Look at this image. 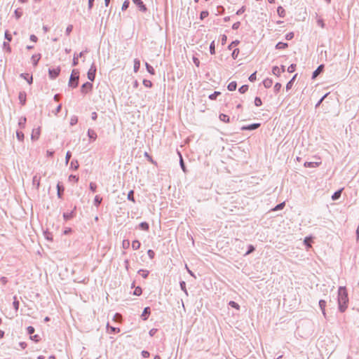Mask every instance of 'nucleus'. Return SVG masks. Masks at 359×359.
Segmentation results:
<instances>
[{"instance_id":"nucleus-1","label":"nucleus","mask_w":359,"mask_h":359,"mask_svg":"<svg viewBox=\"0 0 359 359\" xmlns=\"http://www.w3.org/2000/svg\"><path fill=\"white\" fill-rule=\"evenodd\" d=\"M338 306L340 312L343 313L348 307V297L346 287L340 286L338 289Z\"/></svg>"},{"instance_id":"nucleus-2","label":"nucleus","mask_w":359,"mask_h":359,"mask_svg":"<svg viewBox=\"0 0 359 359\" xmlns=\"http://www.w3.org/2000/svg\"><path fill=\"white\" fill-rule=\"evenodd\" d=\"M79 72L78 69H73L69 81V86L75 88L79 85Z\"/></svg>"},{"instance_id":"nucleus-3","label":"nucleus","mask_w":359,"mask_h":359,"mask_svg":"<svg viewBox=\"0 0 359 359\" xmlns=\"http://www.w3.org/2000/svg\"><path fill=\"white\" fill-rule=\"evenodd\" d=\"M96 66L94 63L92 64L90 69L88 72V79L90 81H94L95 79V74H96Z\"/></svg>"},{"instance_id":"nucleus-4","label":"nucleus","mask_w":359,"mask_h":359,"mask_svg":"<svg viewBox=\"0 0 359 359\" xmlns=\"http://www.w3.org/2000/svg\"><path fill=\"white\" fill-rule=\"evenodd\" d=\"M132 1H133V4L137 6L140 11H141L142 13L147 12V8L142 0H132Z\"/></svg>"},{"instance_id":"nucleus-5","label":"nucleus","mask_w":359,"mask_h":359,"mask_svg":"<svg viewBox=\"0 0 359 359\" xmlns=\"http://www.w3.org/2000/svg\"><path fill=\"white\" fill-rule=\"evenodd\" d=\"M93 88V84L90 82H86L81 86V93L83 95L87 94Z\"/></svg>"},{"instance_id":"nucleus-6","label":"nucleus","mask_w":359,"mask_h":359,"mask_svg":"<svg viewBox=\"0 0 359 359\" xmlns=\"http://www.w3.org/2000/svg\"><path fill=\"white\" fill-rule=\"evenodd\" d=\"M60 72V68L58 67L56 69H48V75L50 79H56Z\"/></svg>"},{"instance_id":"nucleus-7","label":"nucleus","mask_w":359,"mask_h":359,"mask_svg":"<svg viewBox=\"0 0 359 359\" xmlns=\"http://www.w3.org/2000/svg\"><path fill=\"white\" fill-rule=\"evenodd\" d=\"M260 123H252L248 126H243L241 127L242 130H254L257 129L260 126Z\"/></svg>"},{"instance_id":"nucleus-8","label":"nucleus","mask_w":359,"mask_h":359,"mask_svg":"<svg viewBox=\"0 0 359 359\" xmlns=\"http://www.w3.org/2000/svg\"><path fill=\"white\" fill-rule=\"evenodd\" d=\"M151 313V309L149 307H145L144 309V311L141 315V317L142 318L143 320H146L148 319L149 315Z\"/></svg>"},{"instance_id":"nucleus-9","label":"nucleus","mask_w":359,"mask_h":359,"mask_svg":"<svg viewBox=\"0 0 359 359\" xmlns=\"http://www.w3.org/2000/svg\"><path fill=\"white\" fill-rule=\"evenodd\" d=\"M324 69V65H320L318 67V68L313 72L312 79H315L318 76V75L321 73Z\"/></svg>"},{"instance_id":"nucleus-10","label":"nucleus","mask_w":359,"mask_h":359,"mask_svg":"<svg viewBox=\"0 0 359 359\" xmlns=\"http://www.w3.org/2000/svg\"><path fill=\"white\" fill-rule=\"evenodd\" d=\"M75 209H76V207H74V210L72 211H71L70 212H65L63 214L64 219L67 221V220L73 218L75 215V213H74Z\"/></svg>"},{"instance_id":"nucleus-11","label":"nucleus","mask_w":359,"mask_h":359,"mask_svg":"<svg viewBox=\"0 0 359 359\" xmlns=\"http://www.w3.org/2000/svg\"><path fill=\"white\" fill-rule=\"evenodd\" d=\"M65 189L62 185H60V183L57 184V195L59 198H61L63 193H64Z\"/></svg>"},{"instance_id":"nucleus-12","label":"nucleus","mask_w":359,"mask_h":359,"mask_svg":"<svg viewBox=\"0 0 359 359\" xmlns=\"http://www.w3.org/2000/svg\"><path fill=\"white\" fill-rule=\"evenodd\" d=\"M26 93L25 92H20L18 95V99L22 105H24L26 102Z\"/></svg>"},{"instance_id":"nucleus-13","label":"nucleus","mask_w":359,"mask_h":359,"mask_svg":"<svg viewBox=\"0 0 359 359\" xmlns=\"http://www.w3.org/2000/svg\"><path fill=\"white\" fill-rule=\"evenodd\" d=\"M319 306L322 311L323 315L325 318L326 317V313H325L326 302L325 300L320 299L319 301Z\"/></svg>"},{"instance_id":"nucleus-14","label":"nucleus","mask_w":359,"mask_h":359,"mask_svg":"<svg viewBox=\"0 0 359 359\" xmlns=\"http://www.w3.org/2000/svg\"><path fill=\"white\" fill-rule=\"evenodd\" d=\"M88 137L92 140H95L97 139V133H95V130H92V129H88Z\"/></svg>"},{"instance_id":"nucleus-15","label":"nucleus","mask_w":359,"mask_h":359,"mask_svg":"<svg viewBox=\"0 0 359 359\" xmlns=\"http://www.w3.org/2000/svg\"><path fill=\"white\" fill-rule=\"evenodd\" d=\"M41 54H37V55H33L32 56V63L34 65V66H36L39 60L41 59Z\"/></svg>"},{"instance_id":"nucleus-16","label":"nucleus","mask_w":359,"mask_h":359,"mask_svg":"<svg viewBox=\"0 0 359 359\" xmlns=\"http://www.w3.org/2000/svg\"><path fill=\"white\" fill-rule=\"evenodd\" d=\"M273 84V80L271 79H266L263 81V85L266 88H269Z\"/></svg>"},{"instance_id":"nucleus-17","label":"nucleus","mask_w":359,"mask_h":359,"mask_svg":"<svg viewBox=\"0 0 359 359\" xmlns=\"http://www.w3.org/2000/svg\"><path fill=\"white\" fill-rule=\"evenodd\" d=\"M32 183L38 189L40 186V178L37 175H34L32 179Z\"/></svg>"},{"instance_id":"nucleus-18","label":"nucleus","mask_w":359,"mask_h":359,"mask_svg":"<svg viewBox=\"0 0 359 359\" xmlns=\"http://www.w3.org/2000/svg\"><path fill=\"white\" fill-rule=\"evenodd\" d=\"M237 88V83L236 81H231L229 83L227 88L229 91H233Z\"/></svg>"},{"instance_id":"nucleus-19","label":"nucleus","mask_w":359,"mask_h":359,"mask_svg":"<svg viewBox=\"0 0 359 359\" xmlns=\"http://www.w3.org/2000/svg\"><path fill=\"white\" fill-rule=\"evenodd\" d=\"M277 13H278V15L280 17V18H284L285 16V9L282 7V6H278V8H277Z\"/></svg>"},{"instance_id":"nucleus-20","label":"nucleus","mask_w":359,"mask_h":359,"mask_svg":"<svg viewBox=\"0 0 359 359\" xmlns=\"http://www.w3.org/2000/svg\"><path fill=\"white\" fill-rule=\"evenodd\" d=\"M341 191H342V189H339L337 191H335L333 195L332 196V199L333 201H336L337 199H339L341 195Z\"/></svg>"},{"instance_id":"nucleus-21","label":"nucleus","mask_w":359,"mask_h":359,"mask_svg":"<svg viewBox=\"0 0 359 359\" xmlns=\"http://www.w3.org/2000/svg\"><path fill=\"white\" fill-rule=\"evenodd\" d=\"M141 243L139 241L135 240L132 242V248L134 250H138L140 248Z\"/></svg>"},{"instance_id":"nucleus-22","label":"nucleus","mask_w":359,"mask_h":359,"mask_svg":"<svg viewBox=\"0 0 359 359\" xmlns=\"http://www.w3.org/2000/svg\"><path fill=\"white\" fill-rule=\"evenodd\" d=\"M219 120L223 122H225V123L229 122V116H227L226 114H219Z\"/></svg>"},{"instance_id":"nucleus-23","label":"nucleus","mask_w":359,"mask_h":359,"mask_svg":"<svg viewBox=\"0 0 359 359\" xmlns=\"http://www.w3.org/2000/svg\"><path fill=\"white\" fill-rule=\"evenodd\" d=\"M140 228L142 229V230H144V231H148L149 229V225L147 222H142L140 224Z\"/></svg>"},{"instance_id":"nucleus-24","label":"nucleus","mask_w":359,"mask_h":359,"mask_svg":"<svg viewBox=\"0 0 359 359\" xmlns=\"http://www.w3.org/2000/svg\"><path fill=\"white\" fill-rule=\"evenodd\" d=\"M287 46H288V44H287V43L278 42V43L276 45V49H285V48H286Z\"/></svg>"},{"instance_id":"nucleus-25","label":"nucleus","mask_w":359,"mask_h":359,"mask_svg":"<svg viewBox=\"0 0 359 359\" xmlns=\"http://www.w3.org/2000/svg\"><path fill=\"white\" fill-rule=\"evenodd\" d=\"M145 66H146V69L147 70V72L152 74V75H154L155 74V70L153 68L152 66H151L149 63L146 62L145 63Z\"/></svg>"},{"instance_id":"nucleus-26","label":"nucleus","mask_w":359,"mask_h":359,"mask_svg":"<svg viewBox=\"0 0 359 359\" xmlns=\"http://www.w3.org/2000/svg\"><path fill=\"white\" fill-rule=\"evenodd\" d=\"M140 67V61L138 59H135L134 60V72H137Z\"/></svg>"},{"instance_id":"nucleus-27","label":"nucleus","mask_w":359,"mask_h":359,"mask_svg":"<svg viewBox=\"0 0 359 359\" xmlns=\"http://www.w3.org/2000/svg\"><path fill=\"white\" fill-rule=\"evenodd\" d=\"M319 165L317 162H305L304 166L306 168H316Z\"/></svg>"},{"instance_id":"nucleus-28","label":"nucleus","mask_w":359,"mask_h":359,"mask_svg":"<svg viewBox=\"0 0 359 359\" xmlns=\"http://www.w3.org/2000/svg\"><path fill=\"white\" fill-rule=\"evenodd\" d=\"M138 273L141 275L142 278H147L149 276V272L147 270L140 269L138 271Z\"/></svg>"},{"instance_id":"nucleus-29","label":"nucleus","mask_w":359,"mask_h":359,"mask_svg":"<svg viewBox=\"0 0 359 359\" xmlns=\"http://www.w3.org/2000/svg\"><path fill=\"white\" fill-rule=\"evenodd\" d=\"M79 162L77 160H72L71 163H70V168L74 169V170H77L79 168Z\"/></svg>"},{"instance_id":"nucleus-30","label":"nucleus","mask_w":359,"mask_h":359,"mask_svg":"<svg viewBox=\"0 0 359 359\" xmlns=\"http://www.w3.org/2000/svg\"><path fill=\"white\" fill-rule=\"evenodd\" d=\"M102 201V198H101L100 196H95V197L94 198V205L96 207H98L101 204Z\"/></svg>"},{"instance_id":"nucleus-31","label":"nucleus","mask_w":359,"mask_h":359,"mask_svg":"<svg viewBox=\"0 0 359 359\" xmlns=\"http://www.w3.org/2000/svg\"><path fill=\"white\" fill-rule=\"evenodd\" d=\"M39 137V129L34 130L32 134V140H37Z\"/></svg>"},{"instance_id":"nucleus-32","label":"nucleus","mask_w":359,"mask_h":359,"mask_svg":"<svg viewBox=\"0 0 359 359\" xmlns=\"http://www.w3.org/2000/svg\"><path fill=\"white\" fill-rule=\"evenodd\" d=\"M296 77H297V74H295V75L292 77V79L290 81H289L287 82V83L286 84V90H290V89L292 88V85H293V83H294V79H295V78H296Z\"/></svg>"},{"instance_id":"nucleus-33","label":"nucleus","mask_w":359,"mask_h":359,"mask_svg":"<svg viewBox=\"0 0 359 359\" xmlns=\"http://www.w3.org/2000/svg\"><path fill=\"white\" fill-rule=\"evenodd\" d=\"M179 155H180V167L182 169V170L186 172H187V169H186V167H185V165H184V161H183V158H182V156L181 155V154L180 152H178Z\"/></svg>"},{"instance_id":"nucleus-34","label":"nucleus","mask_w":359,"mask_h":359,"mask_svg":"<svg viewBox=\"0 0 359 359\" xmlns=\"http://www.w3.org/2000/svg\"><path fill=\"white\" fill-rule=\"evenodd\" d=\"M13 299H14V301L13 302V308L15 309V310L17 311L19 309L20 303H19V301L17 299L16 296H14Z\"/></svg>"},{"instance_id":"nucleus-35","label":"nucleus","mask_w":359,"mask_h":359,"mask_svg":"<svg viewBox=\"0 0 359 359\" xmlns=\"http://www.w3.org/2000/svg\"><path fill=\"white\" fill-rule=\"evenodd\" d=\"M128 200L133 201V203L135 202V198H134V191L133 190H130L127 196Z\"/></svg>"},{"instance_id":"nucleus-36","label":"nucleus","mask_w":359,"mask_h":359,"mask_svg":"<svg viewBox=\"0 0 359 359\" xmlns=\"http://www.w3.org/2000/svg\"><path fill=\"white\" fill-rule=\"evenodd\" d=\"M272 73L277 76H279L280 74V69L277 66H274L272 69Z\"/></svg>"},{"instance_id":"nucleus-37","label":"nucleus","mask_w":359,"mask_h":359,"mask_svg":"<svg viewBox=\"0 0 359 359\" xmlns=\"http://www.w3.org/2000/svg\"><path fill=\"white\" fill-rule=\"evenodd\" d=\"M220 94H221L220 92L215 91L213 93H212L209 95V99H210L211 100H215L217 99V96L219 95Z\"/></svg>"},{"instance_id":"nucleus-38","label":"nucleus","mask_w":359,"mask_h":359,"mask_svg":"<svg viewBox=\"0 0 359 359\" xmlns=\"http://www.w3.org/2000/svg\"><path fill=\"white\" fill-rule=\"evenodd\" d=\"M16 137H17V139L20 141V142H22L23 140H24V133L21 131H17L16 132Z\"/></svg>"},{"instance_id":"nucleus-39","label":"nucleus","mask_w":359,"mask_h":359,"mask_svg":"<svg viewBox=\"0 0 359 359\" xmlns=\"http://www.w3.org/2000/svg\"><path fill=\"white\" fill-rule=\"evenodd\" d=\"M210 53L211 55H214L215 53V41H212L210 45Z\"/></svg>"},{"instance_id":"nucleus-40","label":"nucleus","mask_w":359,"mask_h":359,"mask_svg":"<svg viewBox=\"0 0 359 359\" xmlns=\"http://www.w3.org/2000/svg\"><path fill=\"white\" fill-rule=\"evenodd\" d=\"M229 305L232 307V308H234L237 310H238L240 309V306L238 305V304H237L236 302L234 301H230L229 303Z\"/></svg>"},{"instance_id":"nucleus-41","label":"nucleus","mask_w":359,"mask_h":359,"mask_svg":"<svg viewBox=\"0 0 359 359\" xmlns=\"http://www.w3.org/2000/svg\"><path fill=\"white\" fill-rule=\"evenodd\" d=\"M248 90V85H243L241 86L238 89V91L240 93H245Z\"/></svg>"},{"instance_id":"nucleus-42","label":"nucleus","mask_w":359,"mask_h":359,"mask_svg":"<svg viewBox=\"0 0 359 359\" xmlns=\"http://www.w3.org/2000/svg\"><path fill=\"white\" fill-rule=\"evenodd\" d=\"M285 202H283V203H280L279 204H278L273 209V211H277V210H282L284 207H285Z\"/></svg>"},{"instance_id":"nucleus-43","label":"nucleus","mask_w":359,"mask_h":359,"mask_svg":"<svg viewBox=\"0 0 359 359\" xmlns=\"http://www.w3.org/2000/svg\"><path fill=\"white\" fill-rule=\"evenodd\" d=\"M107 327L108 329H110L111 332L118 333V332H120V329L119 328L109 326V324H107Z\"/></svg>"},{"instance_id":"nucleus-44","label":"nucleus","mask_w":359,"mask_h":359,"mask_svg":"<svg viewBox=\"0 0 359 359\" xmlns=\"http://www.w3.org/2000/svg\"><path fill=\"white\" fill-rule=\"evenodd\" d=\"M78 122V118L76 116H72L70 118V125L71 126H74Z\"/></svg>"},{"instance_id":"nucleus-45","label":"nucleus","mask_w":359,"mask_h":359,"mask_svg":"<svg viewBox=\"0 0 359 359\" xmlns=\"http://www.w3.org/2000/svg\"><path fill=\"white\" fill-rule=\"evenodd\" d=\"M3 47H4V49H6V50L8 53H11V48L8 42L4 41V43H3Z\"/></svg>"},{"instance_id":"nucleus-46","label":"nucleus","mask_w":359,"mask_h":359,"mask_svg":"<svg viewBox=\"0 0 359 359\" xmlns=\"http://www.w3.org/2000/svg\"><path fill=\"white\" fill-rule=\"evenodd\" d=\"M129 5H130V1L128 0L124 1V2L123 3V5H122L121 10L122 11L127 10L128 8L129 7Z\"/></svg>"},{"instance_id":"nucleus-47","label":"nucleus","mask_w":359,"mask_h":359,"mask_svg":"<svg viewBox=\"0 0 359 359\" xmlns=\"http://www.w3.org/2000/svg\"><path fill=\"white\" fill-rule=\"evenodd\" d=\"M248 248V251L245 252V255H248L255 250V248L252 245H249Z\"/></svg>"},{"instance_id":"nucleus-48","label":"nucleus","mask_w":359,"mask_h":359,"mask_svg":"<svg viewBox=\"0 0 359 359\" xmlns=\"http://www.w3.org/2000/svg\"><path fill=\"white\" fill-rule=\"evenodd\" d=\"M209 15V13L208 11H201V14H200V18L201 20H203L205 19V18H207Z\"/></svg>"},{"instance_id":"nucleus-49","label":"nucleus","mask_w":359,"mask_h":359,"mask_svg":"<svg viewBox=\"0 0 359 359\" xmlns=\"http://www.w3.org/2000/svg\"><path fill=\"white\" fill-rule=\"evenodd\" d=\"M255 104L257 107H259L262 104V101L259 97H256L255 99Z\"/></svg>"},{"instance_id":"nucleus-50","label":"nucleus","mask_w":359,"mask_h":359,"mask_svg":"<svg viewBox=\"0 0 359 359\" xmlns=\"http://www.w3.org/2000/svg\"><path fill=\"white\" fill-rule=\"evenodd\" d=\"M238 54H239V49L235 48L231 53V56L233 59H236L238 57Z\"/></svg>"},{"instance_id":"nucleus-51","label":"nucleus","mask_w":359,"mask_h":359,"mask_svg":"<svg viewBox=\"0 0 359 359\" xmlns=\"http://www.w3.org/2000/svg\"><path fill=\"white\" fill-rule=\"evenodd\" d=\"M143 84L145 87H147V88H151L152 86L151 81L149 80H147V79L143 80Z\"/></svg>"},{"instance_id":"nucleus-52","label":"nucleus","mask_w":359,"mask_h":359,"mask_svg":"<svg viewBox=\"0 0 359 359\" xmlns=\"http://www.w3.org/2000/svg\"><path fill=\"white\" fill-rule=\"evenodd\" d=\"M26 121H27V119H26V118H25V117H22V118H21L20 119V121H19V123H18V124H19L20 127H21V128H24V127H25V123H26Z\"/></svg>"},{"instance_id":"nucleus-53","label":"nucleus","mask_w":359,"mask_h":359,"mask_svg":"<svg viewBox=\"0 0 359 359\" xmlns=\"http://www.w3.org/2000/svg\"><path fill=\"white\" fill-rule=\"evenodd\" d=\"M329 93H326L325 95H324L320 100L319 101L316 103L315 107L316 108H318L320 104L323 102V101L325 100V98L328 95Z\"/></svg>"},{"instance_id":"nucleus-54","label":"nucleus","mask_w":359,"mask_h":359,"mask_svg":"<svg viewBox=\"0 0 359 359\" xmlns=\"http://www.w3.org/2000/svg\"><path fill=\"white\" fill-rule=\"evenodd\" d=\"M142 292V288L140 287H137L133 292L134 295L140 296Z\"/></svg>"},{"instance_id":"nucleus-55","label":"nucleus","mask_w":359,"mask_h":359,"mask_svg":"<svg viewBox=\"0 0 359 359\" xmlns=\"http://www.w3.org/2000/svg\"><path fill=\"white\" fill-rule=\"evenodd\" d=\"M282 85L280 83H276L274 85L273 90L276 93H278L281 89Z\"/></svg>"},{"instance_id":"nucleus-56","label":"nucleus","mask_w":359,"mask_h":359,"mask_svg":"<svg viewBox=\"0 0 359 359\" xmlns=\"http://www.w3.org/2000/svg\"><path fill=\"white\" fill-rule=\"evenodd\" d=\"M295 69H296V65L295 64H292L290 65L288 68H287V72L289 73H292L295 71Z\"/></svg>"},{"instance_id":"nucleus-57","label":"nucleus","mask_w":359,"mask_h":359,"mask_svg":"<svg viewBox=\"0 0 359 359\" xmlns=\"http://www.w3.org/2000/svg\"><path fill=\"white\" fill-rule=\"evenodd\" d=\"M72 29H73V25H68L65 30L66 35L69 36L70 34V33L72 32Z\"/></svg>"},{"instance_id":"nucleus-58","label":"nucleus","mask_w":359,"mask_h":359,"mask_svg":"<svg viewBox=\"0 0 359 359\" xmlns=\"http://www.w3.org/2000/svg\"><path fill=\"white\" fill-rule=\"evenodd\" d=\"M180 287H181L182 290H183L186 293V294L187 295L188 293H187V289H186V283H185V282L184 281H181L180 283Z\"/></svg>"},{"instance_id":"nucleus-59","label":"nucleus","mask_w":359,"mask_h":359,"mask_svg":"<svg viewBox=\"0 0 359 359\" xmlns=\"http://www.w3.org/2000/svg\"><path fill=\"white\" fill-rule=\"evenodd\" d=\"M130 246V242L128 240H123L122 243V247L124 249L128 248Z\"/></svg>"},{"instance_id":"nucleus-60","label":"nucleus","mask_w":359,"mask_h":359,"mask_svg":"<svg viewBox=\"0 0 359 359\" xmlns=\"http://www.w3.org/2000/svg\"><path fill=\"white\" fill-rule=\"evenodd\" d=\"M15 16L17 19H19L22 15V12L19 9H16L14 12Z\"/></svg>"},{"instance_id":"nucleus-61","label":"nucleus","mask_w":359,"mask_h":359,"mask_svg":"<svg viewBox=\"0 0 359 359\" xmlns=\"http://www.w3.org/2000/svg\"><path fill=\"white\" fill-rule=\"evenodd\" d=\"M5 39L8 41H12V36L11 34L9 33V32L8 30H6L5 32Z\"/></svg>"},{"instance_id":"nucleus-62","label":"nucleus","mask_w":359,"mask_h":359,"mask_svg":"<svg viewBox=\"0 0 359 359\" xmlns=\"http://www.w3.org/2000/svg\"><path fill=\"white\" fill-rule=\"evenodd\" d=\"M256 73H257V72H255L252 73V74L249 76L248 79H249V81H250V82H254V81H256V79H257Z\"/></svg>"},{"instance_id":"nucleus-63","label":"nucleus","mask_w":359,"mask_h":359,"mask_svg":"<svg viewBox=\"0 0 359 359\" xmlns=\"http://www.w3.org/2000/svg\"><path fill=\"white\" fill-rule=\"evenodd\" d=\"M71 157H72V153L69 151H68L67 152L66 156H65V163H66V164H67L69 163Z\"/></svg>"},{"instance_id":"nucleus-64","label":"nucleus","mask_w":359,"mask_h":359,"mask_svg":"<svg viewBox=\"0 0 359 359\" xmlns=\"http://www.w3.org/2000/svg\"><path fill=\"white\" fill-rule=\"evenodd\" d=\"M27 333L29 334V335H32V334H34L35 330H34V327H32V326H29L27 327Z\"/></svg>"}]
</instances>
